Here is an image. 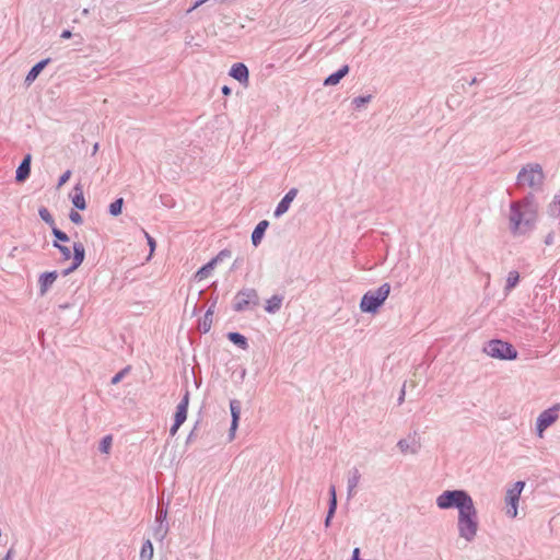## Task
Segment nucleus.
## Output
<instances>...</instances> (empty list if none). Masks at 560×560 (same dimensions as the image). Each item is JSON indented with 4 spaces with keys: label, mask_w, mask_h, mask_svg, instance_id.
Wrapping results in <instances>:
<instances>
[{
    "label": "nucleus",
    "mask_w": 560,
    "mask_h": 560,
    "mask_svg": "<svg viewBox=\"0 0 560 560\" xmlns=\"http://www.w3.org/2000/svg\"><path fill=\"white\" fill-rule=\"evenodd\" d=\"M71 176V171L70 170H67L60 177H59V180H58V187L65 185L69 178Z\"/></svg>",
    "instance_id": "43"
},
{
    "label": "nucleus",
    "mask_w": 560,
    "mask_h": 560,
    "mask_svg": "<svg viewBox=\"0 0 560 560\" xmlns=\"http://www.w3.org/2000/svg\"><path fill=\"white\" fill-rule=\"evenodd\" d=\"M57 278V271H47L39 276L38 284L40 295H45L47 293V291L51 288Z\"/></svg>",
    "instance_id": "13"
},
{
    "label": "nucleus",
    "mask_w": 560,
    "mask_h": 560,
    "mask_svg": "<svg viewBox=\"0 0 560 560\" xmlns=\"http://www.w3.org/2000/svg\"><path fill=\"white\" fill-rule=\"evenodd\" d=\"M476 83H478L477 78H472V79H471V81L469 82V84H470V85H474V84H476Z\"/></svg>",
    "instance_id": "53"
},
{
    "label": "nucleus",
    "mask_w": 560,
    "mask_h": 560,
    "mask_svg": "<svg viewBox=\"0 0 560 560\" xmlns=\"http://www.w3.org/2000/svg\"><path fill=\"white\" fill-rule=\"evenodd\" d=\"M230 410L232 416L231 427H230V440H233L235 436V431L238 425L240 417H241V402L236 399L231 400Z\"/></svg>",
    "instance_id": "12"
},
{
    "label": "nucleus",
    "mask_w": 560,
    "mask_h": 560,
    "mask_svg": "<svg viewBox=\"0 0 560 560\" xmlns=\"http://www.w3.org/2000/svg\"><path fill=\"white\" fill-rule=\"evenodd\" d=\"M147 241H148V245L150 247V255H152V253L154 252L155 249V246H156V242L155 240L148 233L145 232L144 230H142Z\"/></svg>",
    "instance_id": "42"
},
{
    "label": "nucleus",
    "mask_w": 560,
    "mask_h": 560,
    "mask_svg": "<svg viewBox=\"0 0 560 560\" xmlns=\"http://www.w3.org/2000/svg\"><path fill=\"white\" fill-rule=\"evenodd\" d=\"M168 533V524L158 523L153 529L154 539L162 541Z\"/></svg>",
    "instance_id": "29"
},
{
    "label": "nucleus",
    "mask_w": 560,
    "mask_h": 560,
    "mask_svg": "<svg viewBox=\"0 0 560 560\" xmlns=\"http://www.w3.org/2000/svg\"><path fill=\"white\" fill-rule=\"evenodd\" d=\"M337 510V494H336V487L334 485L329 488V505H328V512L325 518V527H329L331 523V518L334 517Z\"/></svg>",
    "instance_id": "16"
},
{
    "label": "nucleus",
    "mask_w": 560,
    "mask_h": 560,
    "mask_svg": "<svg viewBox=\"0 0 560 560\" xmlns=\"http://www.w3.org/2000/svg\"><path fill=\"white\" fill-rule=\"evenodd\" d=\"M51 233L56 238V242H69V236L61 230H59L56 225L51 228Z\"/></svg>",
    "instance_id": "36"
},
{
    "label": "nucleus",
    "mask_w": 560,
    "mask_h": 560,
    "mask_svg": "<svg viewBox=\"0 0 560 560\" xmlns=\"http://www.w3.org/2000/svg\"><path fill=\"white\" fill-rule=\"evenodd\" d=\"M50 62V59L47 58V59H44V60H40L39 62H37L36 65H34L31 70L28 71L26 78H25V82L26 83H32L33 81L36 80V78L39 75V73L43 71V69Z\"/></svg>",
    "instance_id": "19"
},
{
    "label": "nucleus",
    "mask_w": 560,
    "mask_h": 560,
    "mask_svg": "<svg viewBox=\"0 0 560 560\" xmlns=\"http://www.w3.org/2000/svg\"><path fill=\"white\" fill-rule=\"evenodd\" d=\"M11 553H12V549H10V550L8 551V553H7V556H5V559H4V560H8V559L10 558Z\"/></svg>",
    "instance_id": "55"
},
{
    "label": "nucleus",
    "mask_w": 560,
    "mask_h": 560,
    "mask_svg": "<svg viewBox=\"0 0 560 560\" xmlns=\"http://www.w3.org/2000/svg\"><path fill=\"white\" fill-rule=\"evenodd\" d=\"M153 557V546L150 539H147L140 551V560H152Z\"/></svg>",
    "instance_id": "26"
},
{
    "label": "nucleus",
    "mask_w": 560,
    "mask_h": 560,
    "mask_svg": "<svg viewBox=\"0 0 560 560\" xmlns=\"http://www.w3.org/2000/svg\"><path fill=\"white\" fill-rule=\"evenodd\" d=\"M397 447L402 454H417L421 448L420 439L417 436V432L409 435L407 439H401L397 443Z\"/></svg>",
    "instance_id": "8"
},
{
    "label": "nucleus",
    "mask_w": 560,
    "mask_h": 560,
    "mask_svg": "<svg viewBox=\"0 0 560 560\" xmlns=\"http://www.w3.org/2000/svg\"><path fill=\"white\" fill-rule=\"evenodd\" d=\"M68 307H69V304H68V303H66V304H60V305H59V308H62V310H66V308H68Z\"/></svg>",
    "instance_id": "54"
},
{
    "label": "nucleus",
    "mask_w": 560,
    "mask_h": 560,
    "mask_svg": "<svg viewBox=\"0 0 560 560\" xmlns=\"http://www.w3.org/2000/svg\"><path fill=\"white\" fill-rule=\"evenodd\" d=\"M538 206L533 194L526 195L522 200L510 205V231L514 236L530 232L537 219Z\"/></svg>",
    "instance_id": "2"
},
{
    "label": "nucleus",
    "mask_w": 560,
    "mask_h": 560,
    "mask_svg": "<svg viewBox=\"0 0 560 560\" xmlns=\"http://www.w3.org/2000/svg\"><path fill=\"white\" fill-rule=\"evenodd\" d=\"M359 480H360V474L355 469L353 476L348 479V492H349V494H351V491L358 486Z\"/></svg>",
    "instance_id": "38"
},
{
    "label": "nucleus",
    "mask_w": 560,
    "mask_h": 560,
    "mask_svg": "<svg viewBox=\"0 0 560 560\" xmlns=\"http://www.w3.org/2000/svg\"><path fill=\"white\" fill-rule=\"evenodd\" d=\"M73 196L71 197L73 206L79 210H84L86 208V202L83 194V189L80 184L75 185L73 188Z\"/></svg>",
    "instance_id": "20"
},
{
    "label": "nucleus",
    "mask_w": 560,
    "mask_h": 560,
    "mask_svg": "<svg viewBox=\"0 0 560 560\" xmlns=\"http://www.w3.org/2000/svg\"><path fill=\"white\" fill-rule=\"evenodd\" d=\"M38 214L40 217V219L47 223L49 226H55V220L51 215V213L49 212V210L45 207H40L39 210H38Z\"/></svg>",
    "instance_id": "31"
},
{
    "label": "nucleus",
    "mask_w": 560,
    "mask_h": 560,
    "mask_svg": "<svg viewBox=\"0 0 560 560\" xmlns=\"http://www.w3.org/2000/svg\"><path fill=\"white\" fill-rule=\"evenodd\" d=\"M441 510L457 509L458 536L467 542H472L479 529L478 511L474 500L466 490H445L436 498Z\"/></svg>",
    "instance_id": "1"
},
{
    "label": "nucleus",
    "mask_w": 560,
    "mask_h": 560,
    "mask_svg": "<svg viewBox=\"0 0 560 560\" xmlns=\"http://www.w3.org/2000/svg\"><path fill=\"white\" fill-rule=\"evenodd\" d=\"M520 281V273L516 270H512L509 272L506 278V283L504 287L505 293L511 292L518 283Z\"/></svg>",
    "instance_id": "25"
},
{
    "label": "nucleus",
    "mask_w": 560,
    "mask_h": 560,
    "mask_svg": "<svg viewBox=\"0 0 560 560\" xmlns=\"http://www.w3.org/2000/svg\"><path fill=\"white\" fill-rule=\"evenodd\" d=\"M348 73H349V66L345 65L339 70H337L336 72L329 74L324 80V85L325 86L337 85L340 82V80L342 78H345Z\"/></svg>",
    "instance_id": "17"
},
{
    "label": "nucleus",
    "mask_w": 560,
    "mask_h": 560,
    "mask_svg": "<svg viewBox=\"0 0 560 560\" xmlns=\"http://www.w3.org/2000/svg\"><path fill=\"white\" fill-rule=\"evenodd\" d=\"M182 424H183V422H180V421H179V422L177 423V420H175V419H174V423H173V425H172V427H171V429H170V434H171L172 436H174V435L177 433V431H178V429H179V427H180Z\"/></svg>",
    "instance_id": "44"
},
{
    "label": "nucleus",
    "mask_w": 560,
    "mask_h": 560,
    "mask_svg": "<svg viewBox=\"0 0 560 560\" xmlns=\"http://www.w3.org/2000/svg\"><path fill=\"white\" fill-rule=\"evenodd\" d=\"M552 243H553V235L552 234H548L546 236L545 244L546 245H551Z\"/></svg>",
    "instance_id": "49"
},
{
    "label": "nucleus",
    "mask_w": 560,
    "mask_h": 560,
    "mask_svg": "<svg viewBox=\"0 0 560 560\" xmlns=\"http://www.w3.org/2000/svg\"><path fill=\"white\" fill-rule=\"evenodd\" d=\"M230 75L240 83H247L249 77L248 68L242 62L234 63L230 70Z\"/></svg>",
    "instance_id": "15"
},
{
    "label": "nucleus",
    "mask_w": 560,
    "mask_h": 560,
    "mask_svg": "<svg viewBox=\"0 0 560 560\" xmlns=\"http://www.w3.org/2000/svg\"><path fill=\"white\" fill-rule=\"evenodd\" d=\"M31 161H32L31 154H26L23 158L22 162L20 163V165L15 172L16 182L22 183L28 178L30 173H31Z\"/></svg>",
    "instance_id": "14"
},
{
    "label": "nucleus",
    "mask_w": 560,
    "mask_h": 560,
    "mask_svg": "<svg viewBox=\"0 0 560 560\" xmlns=\"http://www.w3.org/2000/svg\"><path fill=\"white\" fill-rule=\"evenodd\" d=\"M189 397H190V393L188 390V388L185 389V393L182 397V400L179 401V404L177 405L176 407V411H175V415H174V419L177 420V423L180 421V422H185L186 419H187V410H188V405H189Z\"/></svg>",
    "instance_id": "11"
},
{
    "label": "nucleus",
    "mask_w": 560,
    "mask_h": 560,
    "mask_svg": "<svg viewBox=\"0 0 560 560\" xmlns=\"http://www.w3.org/2000/svg\"><path fill=\"white\" fill-rule=\"evenodd\" d=\"M122 206H124V199L117 198L114 202H112L109 205L108 212L110 213V215L117 217L121 213Z\"/></svg>",
    "instance_id": "30"
},
{
    "label": "nucleus",
    "mask_w": 560,
    "mask_h": 560,
    "mask_svg": "<svg viewBox=\"0 0 560 560\" xmlns=\"http://www.w3.org/2000/svg\"><path fill=\"white\" fill-rule=\"evenodd\" d=\"M233 267H238V264H236V261L233 262Z\"/></svg>",
    "instance_id": "56"
},
{
    "label": "nucleus",
    "mask_w": 560,
    "mask_h": 560,
    "mask_svg": "<svg viewBox=\"0 0 560 560\" xmlns=\"http://www.w3.org/2000/svg\"><path fill=\"white\" fill-rule=\"evenodd\" d=\"M231 257L230 249H222L212 260H215V265L220 261H223L225 258Z\"/></svg>",
    "instance_id": "40"
},
{
    "label": "nucleus",
    "mask_w": 560,
    "mask_h": 560,
    "mask_svg": "<svg viewBox=\"0 0 560 560\" xmlns=\"http://www.w3.org/2000/svg\"><path fill=\"white\" fill-rule=\"evenodd\" d=\"M268 226L269 222L267 220H262L254 229L252 233V243L255 247L260 244Z\"/></svg>",
    "instance_id": "18"
},
{
    "label": "nucleus",
    "mask_w": 560,
    "mask_h": 560,
    "mask_svg": "<svg viewBox=\"0 0 560 560\" xmlns=\"http://www.w3.org/2000/svg\"><path fill=\"white\" fill-rule=\"evenodd\" d=\"M233 267H238V264H236V261L233 262Z\"/></svg>",
    "instance_id": "57"
},
{
    "label": "nucleus",
    "mask_w": 560,
    "mask_h": 560,
    "mask_svg": "<svg viewBox=\"0 0 560 560\" xmlns=\"http://www.w3.org/2000/svg\"><path fill=\"white\" fill-rule=\"evenodd\" d=\"M259 304V296L255 289L244 288L240 290L233 300V310L235 312H245L254 310Z\"/></svg>",
    "instance_id": "5"
},
{
    "label": "nucleus",
    "mask_w": 560,
    "mask_h": 560,
    "mask_svg": "<svg viewBox=\"0 0 560 560\" xmlns=\"http://www.w3.org/2000/svg\"><path fill=\"white\" fill-rule=\"evenodd\" d=\"M131 370V366L130 365H127L126 368H124L121 371H119L117 374H115L112 380H110V384L112 385H116L118 384Z\"/></svg>",
    "instance_id": "35"
},
{
    "label": "nucleus",
    "mask_w": 560,
    "mask_h": 560,
    "mask_svg": "<svg viewBox=\"0 0 560 560\" xmlns=\"http://www.w3.org/2000/svg\"><path fill=\"white\" fill-rule=\"evenodd\" d=\"M482 350H514L513 346L500 339H491L483 347Z\"/></svg>",
    "instance_id": "21"
},
{
    "label": "nucleus",
    "mask_w": 560,
    "mask_h": 560,
    "mask_svg": "<svg viewBox=\"0 0 560 560\" xmlns=\"http://www.w3.org/2000/svg\"><path fill=\"white\" fill-rule=\"evenodd\" d=\"M390 292L389 283H383L376 290H370L363 294L360 301V310L363 313L374 314L383 305Z\"/></svg>",
    "instance_id": "3"
},
{
    "label": "nucleus",
    "mask_w": 560,
    "mask_h": 560,
    "mask_svg": "<svg viewBox=\"0 0 560 560\" xmlns=\"http://www.w3.org/2000/svg\"><path fill=\"white\" fill-rule=\"evenodd\" d=\"M207 1L208 0H195L194 5L188 10V12H191L192 10L197 9L198 7H200L201 4H203Z\"/></svg>",
    "instance_id": "46"
},
{
    "label": "nucleus",
    "mask_w": 560,
    "mask_h": 560,
    "mask_svg": "<svg viewBox=\"0 0 560 560\" xmlns=\"http://www.w3.org/2000/svg\"><path fill=\"white\" fill-rule=\"evenodd\" d=\"M371 95L357 96L352 100V104L354 105L355 108H361L362 106L368 104L371 101Z\"/></svg>",
    "instance_id": "37"
},
{
    "label": "nucleus",
    "mask_w": 560,
    "mask_h": 560,
    "mask_svg": "<svg viewBox=\"0 0 560 560\" xmlns=\"http://www.w3.org/2000/svg\"><path fill=\"white\" fill-rule=\"evenodd\" d=\"M69 219L74 224H82V222H83L82 215L74 210H71V212L69 214Z\"/></svg>",
    "instance_id": "41"
},
{
    "label": "nucleus",
    "mask_w": 560,
    "mask_h": 560,
    "mask_svg": "<svg viewBox=\"0 0 560 560\" xmlns=\"http://www.w3.org/2000/svg\"><path fill=\"white\" fill-rule=\"evenodd\" d=\"M211 324H212V310L209 308L203 318L200 320L199 323V329L202 331V332H208L211 328Z\"/></svg>",
    "instance_id": "28"
},
{
    "label": "nucleus",
    "mask_w": 560,
    "mask_h": 560,
    "mask_svg": "<svg viewBox=\"0 0 560 560\" xmlns=\"http://www.w3.org/2000/svg\"><path fill=\"white\" fill-rule=\"evenodd\" d=\"M72 248H73L72 264H71V266L69 268H67L63 271L65 276H67L70 272L74 271L75 269H78L81 266V264L83 262L84 257H85V248H84V245L81 242L73 243V247Z\"/></svg>",
    "instance_id": "9"
},
{
    "label": "nucleus",
    "mask_w": 560,
    "mask_h": 560,
    "mask_svg": "<svg viewBox=\"0 0 560 560\" xmlns=\"http://www.w3.org/2000/svg\"><path fill=\"white\" fill-rule=\"evenodd\" d=\"M166 516H167V510L163 509V508H159L156 511V517H155L156 523L166 524L165 523Z\"/></svg>",
    "instance_id": "39"
},
{
    "label": "nucleus",
    "mask_w": 560,
    "mask_h": 560,
    "mask_svg": "<svg viewBox=\"0 0 560 560\" xmlns=\"http://www.w3.org/2000/svg\"><path fill=\"white\" fill-rule=\"evenodd\" d=\"M52 246L59 249L63 260H68L71 258V250L68 246L61 245L56 241H54Z\"/></svg>",
    "instance_id": "34"
},
{
    "label": "nucleus",
    "mask_w": 560,
    "mask_h": 560,
    "mask_svg": "<svg viewBox=\"0 0 560 560\" xmlns=\"http://www.w3.org/2000/svg\"><path fill=\"white\" fill-rule=\"evenodd\" d=\"M228 339L233 342L237 348L240 349H246L247 348V339L244 335L232 331L228 332L226 335Z\"/></svg>",
    "instance_id": "23"
},
{
    "label": "nucleus",
    "mask_w": 560,
    "mask_h": 560,
    "mask_svg": "<svg viewBox=\"0 0 560 560\" xmlns=\"http://www.w3.org/2000/svg\"><path fill=\"white\" fill-rule=\"evenodd\" d=\"M112 443H113V438L112 435H105L101 442H100V445H98V451L101 453H104V454H108L109 453V450L112 447Z\"/></svg>",
    "instance_id": "33"
},
{
    "label": "nucleus",
    "mask_w": 560,
    "mask_h": 560,
    "mask_svg": "<svg viewBox=\"0 0 560 560\" xmlns=\"http://www.w3.org/2000/svg\"><path fill=\"white\" fill-rule=\"evenodd\" d=\"M560 405L556 404L551 408L544 410L536 420V429L539 436H542V432L555 423L559 418Z\"/></svg>",
    "instance_id": "7"
},
{
    "label": "nucleus",
    "mask_w": 560,
    "mask_h": 560,
    "mask_svg": "<svg viewBox=\"0 0 560 560\" xmlns=\"http://www.w3.org/2000/svg\"><path fill=\"white\" fill-rule=\"evenodd\" d=\"M544 179L542 167L538 163L527 164L517 174V184L527 185L534 189L540 188Z\"/></svg>",
    "instance_id": "4"
},
{
    "label": "nucleus",
    "mask_w": 560,
    "mask_h": 560,
    "mask_svg": "<svg viewBox=\"0 0 560 560\" xmlns=\"http://www.w3.org/2000/svg\"><path fill=\"white\" fill-rule=\"evenodd\" d=\"M491 358L500 359V360H515L517 358L518 352H487Z\"/></svg>",
    "instance_id": "32"
},
{
    "label": "nucleus",
    "mask_w": 560,
    "mask_h": 560,
    "mask_svg": "<svg viewBox=\"0 0 560 560\" xmlns=\"http://www.w3.org/2000/svg\"><path fill=\"white\" fill-rule=\"evenodd\" d=\"M89 14H90V10L89 9L85 8V9L82 10V15L86 16Z\"/></svg>",
    "instance_id": "51"
},
{
    "label": "nucleus",
    "mask_w": 560,
    "mask_h": 560,
    "mask_svg": "<svg viewBox=\"0 0 560 560\" xmlns=\"http://www.w3.org/2000/svg\"><path fill=\"white\" fill-rule=\"evenodd\" d=\"M195 436V429L190 431V433L187 436V443L191 442Z\"/></svg>",
    "instance_id": "50"
},
{
    "label": "nucleus",
    "mask_w": 560,
    "mask_h": 560,
    "mask_svg": "<svg viewBox=\"0 0 560 560\" xmlns=\"http://www.w3.org/2000/svg\"><path fill=\"white\" fill-rule=\"evenodd\" d=\"M215 266V260H210L209 262H207L206 265H203L195 275V278L198 280V281H201L206 278H208L211 273V271L213 270Z\"/></svg>",
    "instance_id": "24"
},
{
    "label": "nucleus",
    "mask_w": 560,
    "mask_h": 560,
    "mask_svg": "<svg viewBox=\"0 0 560 560\" xmlns=\"http://www.w3.org/2000/svg\"><path fill=\"white\" fill-rule=\"evenodd\" d=\"M406 383H404L401 389H400V394H399V397H398V405H401L405 400V395H406Z\"/></svg>",
    "instance_id": "45"
},
{
    "label": "nucleus",
    "mask_w": 560,
    "mask_h": 560,
    "mask_svg": "<svg viewBox=\"0 0 560 560\" xmlns=\"http://www.w3.org/2000/svg\"><path fill=\"white\" fill-rule=\"evenodd\" d=\"M221 92L223 95H230L232 90L228 85L222 86Z\"/></svg>",
    "instance_id": "48"
},
{
    "label": "nucleus",
    "mask_w": 560,
    "mask_h": 560,
    "mask_svg": "<svg viewBox=\"0 0 560 560\" xmlns=\"http://www.w3.org/2000/svg\"><path fill=\"white\" fill-rule=\"evenodd\" d=\"M298 192H299L298 188H291L284 195V197L280 200V202L277 205V207L275 209L273 215L276 218H280L282 214H284L289 210L290 205L296 197Z\"/></svg>",
    "instance_id": "10"
},
{
    "label": "nucleus",
    "mask_w": 560,
    "mask_h": 560,
    "mask_svg": "<svg viewBox=\"0 0 560 560\" xmlns=\"http://www.w3.org/2000/svg\"><path fill=\"white\" fill-rule=\"evenodd\" d=\"M283 296L281 295H272L270 299L267 300L265 310L267 313L275 314L277 313L282 305Z\"/></svg>",
    "instance_id": "22"
},
{
    "label": "nucleus",
    "mask_w": 560,
    "mask_h": 560,
    "mask_svg": "<svg viewBox=\"0 0 560 560\" xmlns=\"http://www.w3.org/2000/svg\"><path fill=\"white\" fill-rule=\"evenodd\" d=\"M525 487L524 481H516L512 488L506 491L505 502L508 505L506 514L514 518L517 515V504L521 493Z\"/></svg>",
    "instance_id": "6"
},
{
    "label": "nucleus",
    "mask_w": 560,
    "mask_h": 560,
    "mask_svg": "<svg viewBox=\"0 0 560 560\" xmlns=\"http://www.w3.org/2000/svg\"><path fill=\"white\" fill-rule=\"evenodd\" d=\"M71 36H72V33L69 30L62 31V33L60 35V37L63 38V39H69Z\"/></svg>",
    "instance_id": "47"
},
{
    "label": "nucleus",
    "mask_w": 560,
    "mask_h": 560,
    "mask_svg": "<svg viewBox=\"0 0 560 560\" xmlns=\"http://www.w3.org/2000/svg\"><path fill=\"white\" fill-rule=\"evenodd\" d=\"M98 150V143H95L94 147H93V152L92 154H95Z\"/></svg>",
    "instance_id": "52"
},
{
    "label": "nucleus",
    "mask_w": 560,
    "mask_h": 560,
    "mask_svg": "<svg viewBox=\"0 0 560 560\" xmlns=\"http://www.w3.org/2000/svg\"><path fill=\"white\" fill-rule=\"evenodd\" d=\"M548 213L553 218L560 215V191L555 195L553 200L549 203Z\"/></svg>",
    "instance_id": "27"
}]
</instances>
